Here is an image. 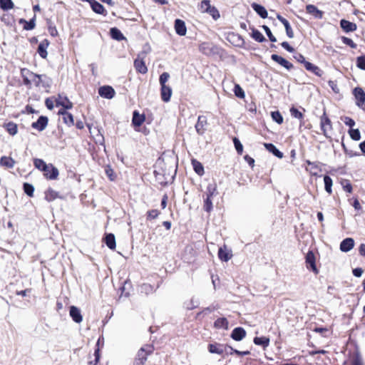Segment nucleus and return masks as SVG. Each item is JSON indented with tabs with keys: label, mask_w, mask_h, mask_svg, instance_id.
<instances>
[{
	"label": "nucleus",
	"mask_w": 365,
	"mask_h": 365,
	"mask_svg": "<svg viewBox=\"0 0 365 365\" xmlns=\"http://www.w3.org/2000/svg\"><path fill=\"white\" fill-rule=\"evenodd\" d=\"M273 120L277 122L278 124H282L283 122V118L279 111H273L271 113Z\"/></svg>",
	"instance_id": "49"
},
{
	"label": "nucleus",
	"mask_w": 365,
	"mask_h": 365,
	"mask_svg": "<svg viewBox=\"0 0 365 365\" xmlns=\"http://www.w3.org/2000/svg\"><path fill=\"white\" fill-rule=\"evenodd\" d=\"M192 164L196 173H197L199 175H202L204 174V168L200 162L197 161L196 160H192Z\"/></svg>",
	"instance_id": "41"
},
{
	"label": "nucleus",
	"mask_w": 365,
	"mask_h": 365,
	"mask_svg": "<svg viewBox=\"0 0 365 365\" xmlns=\"http://www.w3.org/2000/svg\"><path fill=\"white\" fill-rule=\"evenodd\" d=\"M160 212L157 210H152L148 212V219H155L159 215Z\"/></svg>",
	"instance_id": "63"
},
{
	"label": "nucleus",
	"mask_w": 365,
	"mask_h": 365,
	"mask_svg": "<svg viewBox=\"0 0 365 365\" xmlns=\"http://www.w3.org/2000/svg\"><path fill=\"white\" fill-rule=\"evenodd\" d=\"M254 343L256 345L262 346L264 348H266L269 344V339L265 336L262 337H255L254 338Z\"/></svg>",
	"instance_id": "35"
},
{
	"label": "nucleus",
	"mask_w": 365,
	"mask_h": 365,
	"mask_svg": "<svg viewBox=\"0 0 365 365\" xmlns=\"http://www.w3.org/2000/svg\"><path fill=\"white\" fill-rule=\"evenodd\" d=\"M205 122V118L202 116H199L197 123L195 125V128L197 132L199 134H202L204 133L205 128H204V123Z\"/></svg>",
	"instance_id": "42"
},
{
	"label": "nucleus",
	"mask_w": 365,
	"mask_h": 365,
	"mask_svg": "<svg viewBox=\"0 0 365 365\" xmlns=\"http://www.w3.org/2000/svg\"><path fill=\"white\" fill-rule=\"evenodd\" d=\"M51 168L45 169L43 170L45 177L49 180H55L58 176V170L51 164Z\"/></svg>",
	"instance_id": "21"
},
{
	"label": "nucleus",
	"mask_w": 365,
	"mask_h": 365,
	"mask_svg": "<svg viewBox=\"0 0 365 365\" xmlns=\"http://www.w3.org/2000/svg\"><path fill=\"white\" fill-rule=\"evenodd\" d=\"M69 314L72 319L76 323H81L83 320V317L81 313V310L75 307L71 306L70 307Z\"/></svg>",
	"instance_id": "13"
},
{
	"label": "nucleus",
	"mask_w": 365,
	"mask_h": 365,
	"mask_svg": "<svg viewBox=\"0 0 365 365\" xmlns=\"http://www.w3.org/2000/svg\"><path fill=\"white\" fill-rule=\"evenodd\" d=\"M153 351V347L150 345H145L138 352L137 359L146 361L147 356Z\"/></svg>",
	"instance_id": "10"
},
{
	"label": "nucleus",
	"mask_w": 365,
	"mask_h": 365,
	"mask_svg": "<svg viewBox=\"0 0 365 365\" xmlns=\"http://www.w3.org/2000/svg\"><path fill=\"white\" fill-rule=\"evenodd\" d=\"M172 95V89L168 86H161V98L164 102H168Z\"/></svg>",
	"instance_id": "25"
},
{
	"label": "nucleus",
	"mask_w": 365,
	"mask_h": 365,
	"mask_svg": "<svg viewBox=\"0 0 365 365\" xmlns=\"http://www.w3.org/2000/svg\"><path fill=\"white\" fill-rule=\"evenodd\" d=\"M0 6L3 10H9L14 7L11 0H0Z\"/></svg>",
	"instance_id": "45"
},
{
	"label": "nucleus",
	"mask_w": 365,
	"mask_h": 365,
	"mask_svg": "<svg viewBox=\"0 0 365 365\" xmlns=\"http://www.w3.org/2000/svg\"><path fill=\"white\" fill-rule=\"evenodd\" d=\"M233 142H234L236 150L237 151V153L239 154H241L242 153V150H243V146H242V143L236 138H234Z\"/></svg>",
	"instance_id": "56"
},
{
	"label": "nucleus",
	"mask_w": 365,
	"mask_h": 365,
	"mask_svg": "<svg viewBox=\"0 0 365 365\" xmlns=\"http://www.w3.org/2000/svg\"><path fill=\"white\" fill-rule=\"evenodd\" d=\"M58 192L52 189H48L45 192V199L48 202L56 200L58 197Z\"/></svg>",
	"instance_id": "40"
},
{
	"label": "nucleus",
	"mask_w": 365,
	"mask_h": 365,
	"mask_svg": "<svg viewBox=\"0 0 365 365\" xmlns=\"http://www.w3.org/2000/svg\"><path fill=\"white\" fill-rule=\"evenodd\" d=\"M0 165L9 168H12L15 165V161L10 157L3 156L0 159Z\"/></svg>",
	"instance_id": "31"
},
{
	"label": "nucleus",
	"mask_w": 365,
	"mask_h": 365,
	"mask_svg": "<svg viewBox=\"0 0 365 365\" xmlns=\"http://www.w3.org/2000/svg\"><path fill=\"white\" fill-rule=\"evenodd\" d=\"M228 349L231 351L230 354L235 353V354H237L238 356H246V355H249L250 354V352L249 351H240L237 349H234L231 346H229Z\"/></svg>",
	"instance_id": "60"
},
{
	"label": "nucleus",
	"mask_w": 365,
	"mask_h": 365,
	"mask_svg": "<svg viewBox=\"0 0 365 365\" xmlns=\"http://www.w3.org/2000/svg\"><path fill=\"white\" fill-rule=\"evenodd\" d=\"M199 10L202 13L209 14L215 20L220 18V13L218 10L210 4V1L209 0L202 1L199 6Z\"/></svg>",
	"instance_id": "1"
},
{
	"label": "nucleus",
	"mask_w": 365,
	"mask_h": 365,
	"mask_svg": "<svg viewBox=\"0 0 365 365\" xmlns=\"http://www.w3.org/2000/svg\"><path fill=\"white\" fill-rule=\"evenodd\" d=\"M354 246V241L352 238H346L340 244V250L346 252L350 251Z\"/></svg>",
	"instance_id": "20"
},
{
	"label": "nucleus",
	"mask_w": 365,
	"mask_h": 365,
	"mask_svg": "<svg viewBox=\"0 0 365 365\" xmlns=\"http://www.w3.org/2000/svg\"><path fill=\"white\" fill-rule=\"evenodd\" d=\"M357 66L361 69L365 70V56L357 58Z\"/></svg>",
	"instance_id": "59"
},
{
	"label": "nucleus",
	"mask_w": 365,
	"mask_h": 365,
	"mask_svg": "<svg viewBox=\"0 0 365 365\" xmlns=\"http://www.w3.org/2000/svg\"><path fill=\"white\" fill-rule=\"evenodd\" d=\"M145 120V116L137 111L133 112L132 123L135 126H140Z\"/></svg>",
	"instance_id": "30"
},
{
	"label": "nucleus",
	"mask_w": 365,
	"mask_h": 365,
	"mask_svg": "<svg viewBox=\"0 0 365 365\" xmlns=\"http://www.w3.org/2000/svg\"><path fill=\"white\" fill-rule=\"evenodd\" d=\"M306 262L308 268H311L316 274L318 273V270L315 264V257L312 252H307L306 255Z\"/></svg>",
	"instance_id": "16"
},
{
	"label": "nucleus",
	"mask_w": 365,
	"mask_h": 365,
	"mask_svg": "<svg viewBox=\"0 0 365 365\" xmlns=\"http://www.w3.org/2000/svg\"><path fill=\"white\" fill-rule=\"evenodd\" d=\"M56 106H61L64 109H71L73 107L72 103L68 100L66 96L58 95V98H55Z\"/></svg>",
	"instance_id": "9"
},
{
	"label": "nucleus",
	"mask_w": 365,
	"mask_h": 365,
	"mask_svg": "<svg viewBox=\"0 0 365 365\" xmlns=\"http://www.w3.org/2000/svg\"><path fill=\"white\" fill-rule=\"evenodd\" d=\"M6 131L11 135H14L18 132L17 125L14 123L10 122L4 125Z\"/></svg>",
	"instance_id": "38"
},
{
	"label": "nucleus",
	"mask_w": 365,
	"mask_h": 365,
	"mask_svg": "<svg viewBox=\"0 0 365 365\" xmlns=\"http://www.w3.org/2000/svg\"><path fill=\"white\" fill-rule=\"evenodd\" d=\"M262 29H264V31L267 34L268 38H269V40L272 42H276L277 41V38L273 36V34H272L269 28L267 26H265V25L262 26Z\"/></svg>",
	"instance_id": "55"
},
{
	"label": "nucleus",
	"mask_w": 365,
	"mask_h": 365,
	"mask_svg": "<svg viewBox=\"0 0 365 365\" xmlns=\"http://www.w3.org/2000/svg\"><path fill=\"white\" fill-rule=\"evenodd\" d=\"M30 76L32 83L37 87L43 86L45 88L49 87L51 83V80L45 75H38L33 72L28 73Z\"/></svg>",
	"instance_id": "2"
},
{
	"label": "nucleus",
	"mask_w": 365,
	"mask_h": 365,
	"mask_svg": "<svg viewBox=\"0 0 365 365\" xmlns=\"http://www.w3.org/2000/svg\"><path fill=\"white\" fill-rule=\"evenodd\" d=\"M320 126L324 135L330 138V132L332 130V125L330 119L324 113L320 118Z\"/></svg>",
	"instance_id": "4"
},
{
	"label": "nucleus",
	"mask_w": 365,
	"mask_h": 365,
	"mask_svg": "<svg viewBox=\"0 0 365 365\" xmlns=\"http://www.w3.org/2000/svg\"><path fill=\"white\" fill-rule=\"evenodd\" d=\"M91 6L93 11L97 14H103L105 11L104 7L100 3L97 2L95 0H90Z\"/></svg>",
	"instance_id": "29"
},
{
	"label": "nucleus",
	"mask_w": 365,
	"mask_h": 365,
	"mask_svg": "<svg viewBox=\"0 0 365 365\" xmlns=\"http://www.w3.org/2000/svg\"><path fill=\"white\" fill-rule=\"evenodd\" d=\"M341 185L344 191L351 193L352 192V186L349 180H344L341 182Z\"/></svg>",
	"instance_id": "54"
},
{
	"label": "nucleus",
	"mask_w": 365,
	"mask_h": 365,
	"mask_svg": "<svg viewBox=\"0 0 365 365\" xmlns=\"http://www.w3.org/2000/svg\"><path fill=\"white\" fill-rule=\"evenodd\" d=\"M216 194V186L210 184L207 187L206 198L204 200V210L210 212L212 210V197Z\"/></svg>",
	"instance_id": "3"
},
{
	"label": "nucleus",
	"mask_w": 365,
	"mask_h": 365,
	"mask_svg": "<svg viewBox=\"0 0 365 365\" xmlns=\"http://www.w3.org/2000/svg\"><path fill=\"white\" fill-rule=\"evenodd\" d=\"M215 327L217 329H228V321L226 318H219L215 322Z\"/></svg>",
	"instance_id": "37"
},
{
	"label": "nucleus",
	"mask_w": 365,
	"mask_h": 365,
	"mask_svg": "<svg viewBox=\"0 0 365 365\" xmlns=\"http://www.w3.org/2000/svg\"><path fill=\"white\" fill-rule=\"evenodd\" d=\"M34 166L38 169V170H41V171H43V170H46L48 168H51V164H46L43 160L41 159H38V158H36L34 159Z\"/></svg>",
	"instance_id": "33"
},
{
	"label": "nucleus",
	"mask_w": 365,
	"mask_h": 365,
	"mask_svg": "<svg viewBox=\"0 0 365 365\" xmlns=\"http://www.w3.org/2000/svg\"><path fill=\"white\" fill-rule=\"evenodd\" d=\"M343 121L345 123V125L349 126L350 128L354 127L355 125L354 120L352 118L347 116L343 118Z\"/></svg>",
	"instance_id": "62"
},
{
	"label": "nucleus",
	"mask_w": 365,
	"mask_h": 365,
	"mask_svg": "<svg viewBox=\"0 0 365 365\" xmlns=\"http://www.w3.org/2000/svg\"><path fill=\"white\" fill-rule=\"evenodd\" d=\"M106 175L109 178L110 180H114L115 178V174L113 170L110 168V166L108 165L105 169Z\"/></svg>",
	"instance_id": "51"
},
{
	"label": "nucleus",
	"mask_w": 365,
	"mask_h": 365,
	"mask_svg": "<svg viewBox=\"0 0 365 365\" xmlns=\"http://www.w3.org/2000/svg\"><path fill=\"white\" fill-rule=\"evenodd\" d=\"M145 56V53H143L138 56V58L134 61V67L136 71L140 73L145 74L148 72V68L143 61Z\"/></svg>",
	"instance_id": "5"
},
{
	"label": "nucleus",
	"mask_w": 365,
	"mask_h": 365,
	"mask_svg": "<svg viewBox=\"0 0 365 365\" xmlns=\"http://www.w3.org/2000/svg\"><path fill=\"white\" fill-rule=\"evenodd\" d=\"M89 131L93 138L96 141V143H99L102 145L104 142V137L102 135L100 129L98 128H93L88 126Z\"/></svg>",
	"instance_id": "8"
},
{
	"label": "nucleus",
	"mask_w": 365,
	"mask_h": 365,
	"mask_svg": "<svg viewBox=\"0 0 365 365\" xmlns=\"http://www.w3.org/2000/svg\"><path fill=\"white\" fill-rule=\"evenodd\" d=\"M304 67L307 71L314 73L318 76H321L322 74V71H321V69L318 66L314 65L310 62H305Z\"/></svg>",
	"instance_id": "28"
},
{
	"label": "nucleus",
	"mask_w": 365,
	"mask_h": 365,
	"mask_svg": "<svg viewBox=\"0 0 365 365\" xmlns=\"http://www.w3.org/2000/svg\"><path fill=\"white\" fill-rule=\"evenodd\" d=\"M235 95L239 98H244L245 93L242 88L239 85H235V89H234Z\"/></svg>",
	"instance_id": "57"
},
{
	"label": "nucleus",
	"mask_w": 365,
	"mask_h": 365,
	"mask_svg": "<svg viewBox=\"0 0 365 365\" xmlns=\"http://www.w3.org/2000/svg\"><path fill=\"white\" fill-rule=\"evenodd\" d=\"M199 50L202 53L209 56L214 53V46L212 43L203 42L199 46Z\"/></svg>",
	"instance_id": "22"
},
{
	"label": "nucleus",
	"mask_w": 365,
	"mask_h": 365,
	"mask_svg": "<svg viewBox=\"0 0 365 365\" xmlns=\"http://www.w3.org/2000/svg\"><path fill=\"white\" fill-rule=\"evenodd\" d=\"M106 244L111 250L115 248V239L113 234H108L106 237Z\"/></svg>",
	"instance_id": "39"
},
{
	"label": "nucleus",
	"mask_w": 365,
	"mask_h": 365,
	"mask_svg": "<svg viewBox=\"0 0 365 365\" xmlns=\"http://www.w3.org/2000/svg\"><path fill=\"white\" fill-rule=\"evenodd\" d=\"M271 58L273 61L280 64L287 70H290L291 68H293V65L290 62H289L287 60H286L285 58H282L280 56H278L277 54H272Z\"/></svg>",
	"instance_id": "14"
},
{
	"label": "nucleus",
	"mask_w": 365,
	"mask_h": 365,
	"mask_svg": "<svg viewBox=\"0 0 365 365\" xmlns=\"http://www.w3.org/2000/svg\"><path fill=\"white\" fill-rule=\"evenodd\" d=\"M49 45V42L47 39L42 41L38 47V53L43 58H46L47 56V48Z\"/></svg>",
	"instance_id": "24"
},
{
	"label": "nucleus",
	"mask_w": 365,
	"mask_h": 365,
	"mask_svg": "<svg viewBox=\"0 0 365 365\" xmlns=\"http://www.w3.org/2000/svg\"><path fill=\"white\" fill-rule=\"evenodd\" d=\"M48 124V118L45 116H41L37 121L34 122L31 125L32 128L39 131H42L46 128Z\"/></svg>",
	"instance_id": "12"
},
{
	"label": "nucleus",
	"mask_w": 365,
	"mask_h": 365,
	"mask_svg": "<svg viewBox=\"0 0 365 365\" xmlns=\"http://www.w3.org/2000/svg\"><path fill=\"white\" fill-rule=\"evenodd\" d=\"M307 12L312 15L316 19H322L323 16V12L319 10L315 6L309 4L306 7Z\"/></svg>",
	"instance_id": "23"
},
{
	"label": "nucleus",
	"mask_w": 365,
	"mask_h": 365,
	"mask_svg": "<svg viewBox=\"0 0 365 365\" xmlns=\"http://www.w3.org/2000/svg\"><path fill=\"white\" fill-rule=\"evenodd\" d=\"M356 100V105L365 110V92L361 88H356L353 92Z\"/></svg>",
	"instance_id": "6"
},
{
	"label": "nucleus",
	"mask_w": 365,
	"mask_h": 365,
	"mask_svg": "<svg viewBox=\"0 0 365 365\" xmlns=\"http://www.w3.org/2000/svg\"><path fill=\"white\" fill-rule=\"evenodd\" d=\"M54 102H56L55 98H48L46 99L45 104L49 110H52L54 107Z\"/></svg>",
	"instance_id": "61"
},
{
	"label": "nucleus",
	"mask_w": 365,
	"mask_h": 365,
	"mask_svg": "<svg viewBox=\"0 0 365 365\" xmlns=\"http://www.w3.org/2000/svg\"><path fill=\"white\" fill-rule=\"evenodd\" d=\"M252 37L258 42H263L265 41V38L261 32L254 29L252 33Z\"/></svg>",
	"instance_id": "46"
},
{
	"label": "nucleus",
	"mask_w": 365,
	"mask_h": 365,
	"mask_svg": "<svg viewBox=\"0 0 365 365\" xmlns=\"http://www.w3.org/2000/svg\"><path fill=\"white\" fill-rule=\"evenodd\" d=\"M98 93L103 98L111 99L114 97L115 92L111 86H104L99 88Z\"/></svg>",
	"instance_id": "7"
},
{
	"label": "nucleus",
	"mask_w": 365,
	"mask_h": 365,
	"mask_svg": "<svg viewBox=\"0 0 365 365\" xmlns=\"http://www.w3.org/2000/svg\"><path fill=\"white\" fill-rule=\"evenodd\" d=\"M252 8L254 9V11L259 14L262 18L265 19L267 17V11L265 9V8L259 4H257L256 3H253L252 4Z\"/></svg>",
	"instance_id": "27"
},
{
	"label": "nucleus",
	"mask_w": 365,
	"mask_h": 365,
	"mask_svg": "<svg viewBox=\"0 0 365 365\" xmlns=\"http://www.w3.org/2000/svg\"><path fill=\"white\" fill-rule=\"evenodd\" d=\"M342 41L344 43L349 46L351 48H356V44L351 39L347 37H342Z\"/></svg>",
	"instance_id": "58"
},
{
	"label": "nucleus",
	"mask_w": 365,
	"mask_h": 365,
	"mask_svg": "<svg viewBox=\"0 0 365 365\" xmlns=\"http://www.w3.org/2000/svg\"><path fill=\"white\" fill-rule=\"evenodd\" d=\"M246 336L245 330L242 327H237L233 329L231 334V337L235 341H241Z\"/></svg>",
	"instance_id": "17"
},
{
	"label": "nucleus",
	"mask_w": 365,
	"mask_h": 365,
	"mask_svg": "<svg viewBox=\"0 0 365 365\" xmlns=\"http://www.w3.org/2000/svg\"><path fill=\"white\" fill-rule=\"evenodd\" d=\"M63 120L68 126L73 125L74 123L73 115L68 112L63 113Z\"/></svg>",
	"instance_id": "47"
},
{
	"label": "nucleus",
	"mask_w": 365,
	"mask_h": 365,
	"mask_svg": "<svg viewBox=\"0 0 365 365\" xmlns=\"http://www.w3.org/2000/svg\"><path fill=\"white\" fill-rule=\"evenodd\" d=\"M232 256L231 251L225 245L220 247L218 250V257L222 261L227 262L231 259Z\"/></svg>",
	"instance_id": "15"
},
{
	"label": "nucleus",
	"mask_w": 365,
	"mask_h": 365,
	"mask_svg": "<svg viewBox=\"0 0 365 365\" xmlns=\"http://www.w3.org/2000/svg\"><path fill=\"white\" fill-rule=\"evenodd\" d=\"M229 346H225L220 344H210L208 346V350L212 354H222L227 351Z\"/></svg>",
	"instance_id": "11"
},
{
	"label": "nucleus",
	"mask_w": 365,
	"mask_h": 365,
	"mask_svg": "<svg viewBox=\"0 0 365 365\" xmlns=\"http://www.w3.org/2000/svg\"><path fill=\"white\" fill-rule=\"evenodd\" d=\"M351 138L354 140H359L361 135L359 129H350L349 131Z\"/></svg>",
	"instance_id": "48"
},
{
	"label": "nucleus",
	"mask_w": 365,
	"mask_h": 365,
	"mask_svg": "<svg viewBox=\"0 0 365 365\" xmlns=\"http://www.w3.org/2000/svg\"><path fill=\"white\" fill-rule=\"evenodd\" d=\"M111 37L117 41H121L125 39L123 34L117 28H112L110 31Z\"/></svg>",
	"instance_id": "36"
},
{
	"label": "nucleus",
	"mask_w": 365,
	"mask_h": 365,
	"mask_svg": "<svg viewBox=\"0 0 365 365\" xmlns=\"http://www.w3.org/2000/svg\"><path fill=\"white\" fill-rule=\"evenodd\" d=\"M35 21H36V16H34V18L32 19H31L29 21H27L24 19H21L19 20V24H24V29L25 30L29 31V30H32L35 28V26H36Z\"/></svg>",
	"instance_id": "34"
},
{
	"label": "nucleus",
	"mask_w": 365,
	"mask_h": 365,
	"mask_svg": "<svg viewBox=\"0 0 365 365\" xmlns=\"http://www.w3.org/2000/svg\"><path fill=\"white\" fill-rule=\"evenodd\" d=\"M175 29L176 33L180 36H185L187 32L185 24L182 20L176 19L175 21Z\"/></svg>",
	"instance_id": "18"
},
{
	"label": "nucleus",
	"mask_w": 365,
	"mask_h": 365,
	"mask_svg": "<svg viewBox=\"0 0 365 365\" xmlns=\"http://www.w3.org/2000/svg\"><path fill=\"white\" fill-rule=\"evenodd\" d=\"M290 113L294 118L302 119L303 118V114L297 108L292 107L290 109Z\"/></svg>",
	"instance_id": "53"
},
{
	"label": "nucleus",
	"mask_w": 365,
	"mask_h": 365,
	"mask_svg": "<svg viewBox=\"0 0 365 365\" xmlns=\"http://www.w3.org/2000/svg\"><path fill=\"white\" fill-rule=\"evenodd\" d=\"M264 145L268 151L273 153L275 156L278 157L279 158H282L283 157V153L281 151H279L273 144L264 143Z\"/></svg>",
	"instance_id": "32"
},
{
	"label": "nucleus",
	"mask_w": 365,
	"mask_h": 365,
	"mask_svg": "<svg viewBox=\"0 0 365 365\" xmlns=\"http://www.w3.org/2000/svg\"><path fill=\"white\" fill-rule=\"evenodd\" d=\"M294 57L298 62L303 63L304 65L305 64V62H307L304 56L303 55H302L301 53H297L294 55Z\"/></svg>",
	"instance_id": "64"
},
{
	"label": "nucleus",
	"mask_w": 365,
	"mask_h": 365,
	"mask_svg": "<svg viewBox=\"0 0 365 365\" xmlns=\"http://www.w3.org/2000/svg\"><path fill=\"white\" fill-rule=\"evenodd\" d=\"M28 73H31L30 71L27 69H22L21 70V75L24 80V83L26 86H31L32 81L29 75H28Z\"/></svg>",
	"instance_id": "43"
},
{
	"label": "nucleus",
	"mask_w": 365,
	"mask_h": 365,
	"mask_svg": "<svg viewBox=\"0 0 365 365\" xmlns=\"http://www.w3.org/2000/svg\"><path fill=\"white\" fill-rule=\"evenodd\" d=\"M170 75L168 73L164 72L160 76L159 81L160 86H166V82L168 81Z\"/></svg>",
	"instance_id": "52"
},
{
	"label": "nucleus",
	"mask_w": 365,
	"mask_h": 365,
	"mask_svg": "<svg viewBox=\"0 0 365 365\" xmlns=\"http://www.w3.org/2000/svg\"><path fill=\"white\" fill-rule=\"evenodd\" d=\"M341 27L346 31H354L356 29V25L354 23L342 19L340 22Z\"/></svg>",
	"instance_id": "26"
},
{
	"label": "nucleus",
	"mask_w": 365,
	"mask_h": 365,
	"mask_svg": "<svg viewBox=\"0 0 365 365\" xmlns=\"http://www.w3.org/2000/svg\"><path fill=\"white\" fill-rule=\"evenodd\" d=\"M24 192L30 197L33 196L34 188V186L29 183L24 184Z\"/></svg>",
	"instance_id": "50"
},
{
	"label": "nucleus",
	"mask_w": 365,
	"mask_h": 365,
	"mask_svg": "<svg viewBox=\"0 0 365 365\" xmlns=\"http://www.w3.org/2000/svg\"><path fill=\"white\" fill-rule=\"evenodd\" d=\"M277 18L284 26L287 36L291 38H293L294 32L291 28L289 21L279 14L277 15Z\"/></svg>",
	"instance_id": "19"
},
{
	"label": "nucleus",
	"mask_w": 365,
	"mask_h": 365,
	"mask_svg": "<svg viewBox=\"0 0 365 365\" xmlns=\"http://www.w3.org/2000/svg\"><path fill=\"white\" fill-rule=\"evenodd\" d=\"M324 186H325L326 191L329 194H331L332 192V190H331L332 180H331V178L328 175H325L324 177Z\"/></svg>",
	"instance_id": "44"
}]
</instances>
